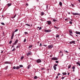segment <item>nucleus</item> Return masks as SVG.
<instances>
[{"label": "nucleus", "mask_w": 80, "mask_h": 80, "mask_svg": "<svg viewBox=\"0 0 80 80\" xmlns=\"http://www.w3.org/2000/svg\"><path fill=\"white\" fill-rule=\"evenodd\" d=\"M18 31V29H16L14 31L12 34V35L11 37V40H12L13 38V37H14V34H15V32H16Z\"/></svg>", "instance_id": "obj_1"}, {"label": "nucleus", "mask_w": 80, "mask_h": 80, "mask_svg": "<svg viewBox=\"0 0 80 80\" xmlns=\"http://www.w3.org/2000/svg\"><path fill=\"white\" fill-rule=\"evenodd\" d=\"M18 42V39H16V41L14 42V43H13V45H15L17 43V42Z\"/></svg>", "instance_id": "obj_2"}, {"label": "nucleus", "mask_w": 80, "mask_h": 80, "mask_svg": "<svg viewBox=\"0 0 80 80\" xmlns=\"http://www.w3.org/2000/svg\"><path fill=\"white\" fill-rule=\"evenodd\" d=\"M52 30H51L46 29L45 30L44 32H46V33H47L48 32H50Z\"/></svg>", "instance_id": "obj_3"}, {"label": "nucleus", "mask_w": 80, "mask_h": 80, "mask_svg": "<svg viewBox=\"0 0 80 80\" xmlns=\"http://www.w3.org/2000/svg\"><path fill=\"white\" fill-rule=\"evenodd\" d=\"M36 62L37 63H41L42 62V60H40V59H38L37 60Z\"/></svg>", "instance_id": "obj_4"}, {"label": "nucleus", "mask_w": 80, "mask_h": 80, "mask_svg": "<svg viewBox=\"0 0 80 80\" xmlns=\"http://www.w3.org/2000/svg\"><path fill=\"white\" fill-rule=\"evenodd\" d=\"M72 14H73L74 15H79V16H80V14H78L77 13H72Z\"/></svg>", "instance_id": "obj_5"}, {"label": "nucleus", "mask_w": 80, "mask_h": 80, "mask_svg": "<svg viewBox=\"0 0 80 80\" xmlns=\"http://www.w3.org/2000/svg\"><path fill=\"white\" fill-rule=\"evenodd\" d=\"M75 41H72L70 42H69L70 44H72V43H73L74 44H75Z\"/></svg>", "instance_id": "obj_6"}, {"label": "nucleus", "mask_w": 80, "mask_h": 80, "mask_svg": "<svg viewBox=\"0 0 80 80\" xmlns=\"http://www.w3.org/2000/svg\"><path fill=\"white\" fill-rule=\"evenodd\" d=\"M51 59L52 60H58V58H52Z\"/></svg>", "instance_id": "obj_7"}, {"label": "nucleus", "mask_w": 80, "mask_h": 80, "mask_svg": "<svg viewBox=\"0 0 80 80\" xmlns=\"http://www.w3.org/2000/svg\"><path fill=\"white\" fill-rule=\"evenodd\" d=\"M47 23H48V25H51L52 24V22L51 21H47Z\"/></svg>", "instance_id": "obj_8"}, {"label": "nucleus", "mask_w": 80, "mask_h": 80, "mask_svg": "<svg viewBox=\"0 0 80 80\" xmlns=\"http://www.w3.org/2000/svg\"><path fill=\"white\" fill-rule=\"evenodd\" d=\"M53 46L52 45H50L48 46V48H53Z\"/></svg>", "instance_id": "obj_9"}, {"label": "nucleus", "mask_w": 80, "mask_h": 80, "mask_svg": "<svg viewBox=\"0 0 80 80\" xmlns=\"http://www.w3.org/2000/svg\"><path fill=\"white\" fill-rule=\"evenodd\" d=\"M31 52L30 51V52H28V53L27 54V56H29V55H31Z\"/></svg>", "instance_id": "obj_10"}, {"label": "nucleus", "mask_w": 80, "mask_h": 80, "mask_svg": "<svg viewBox=\"0 0 80 80\" xmlns=\"http://www.w3.org/2000/svg\"><path fill=\"white\" fill-rule=\"evenodd\" d=\"M5 64H10V62H8V61H6L5 62Z\"/></svg>", "instance_id": "obj_11"}, {"label": "nucleus", "mask_w": 80, "mask_h": 80, "mask_svg": "<svg viewBox=\"0 0 80 80\" xmlns=\"http://www.w3.org/2000/svg\"><path fill=\"white\" fill-rule=\"evenodd\" d=\"M75 33L76 34H78V35H80V32H79L76 31Z\"/></svg>", "instance_id": "obj_12"}, {"label": "nucleus", "mask_w": 80, "mask_h": 80, "mask_svg": "<svg viewBox=\"0 0 80 80\" xmlns=\"http://www.w3.org/2000/svg\"><path fill=\"white\" fill-rule=\"evenodd\" d=\"M19 68H20V67H19L18 66L16 67V70H18Z\"/></svg>", "instance_id": "obj_13"}, {"label": "nucleus", "mask_w": 80, "mask_h": 80, "mask_svg": "<svg viewBox=\"0 0 80 80\" xmlns=\"http://www.w3.org/2000/svg\"><path fill=\"white\" fill-rule=\"evenodd\" d=\"M12 5V3H8V7H10V6H11Z\"/></svg>", "instance_id": "obj_14"}, {"label": "nucleus", "mask_w": 80, "mask_h": 80, "mask_svg": "<svg viewBox=\"0 0 80 80\" xmlns=\"http://www.w3.org/2000/svg\"><path fill=\"white\" fill-rule=\"evenodd\" d=\"M53 68L55 70H56V69H57V67L55 66H53Z\"/></svg>", "instance_id": "obj_15"}, {"label": "nucleus", "mask_w": 80, "mask_h": 80, "mask_svg": "<svg viewBox=\"0 0 80 80\" xmlns=\"http://www.w3.org/2000/svg\"><path fill=\"white\" fill-rule=\"evenodd\" d=\"M41 15H42V16H43V15H44V12H41Z\"/></svg>", "instance_id": "obj_16"}, {"label": "nucleus", "mask_w": 80, "mask_h": 80, "mask_svg": "<svg viewBox=\"0 0 80 80\" xmlns=\"http://www.w3.org/2000/svg\"><path fill=\"white\" fill-rule=\"evenodd\" d=\"M62 75H67V73L62 72Z\"/></svg>", "instance_id": "obj_17"}, {"label": "nucleus", "mask_w": 80, "mask_h": 80, "mask_svg": "<svg viewBox=\"0 0 80 80\" xmlns=\"http://www.w3.org/2000/svg\"><path fill=\"white\" fill-rule=\"evenodd\" d=\"M59 3L60 6H62V3L61 2H60Z\"/></svg>", "instance_id": "obj_18"}, {"label": "nucleus", "mask_w": 80, "mask_h": 80, "mask_svg": "<svg viewBox=\"0 0 80 80\" xmlns=\"http://www.w3.org/2000/svg\"><path fill=\"white\" fill-rule=\"evenodd\" d=\"M25 25H27V26H28V27H30V25L28 24H25Z\"/></svg>", "instance_id": "obj_19"}, {"label": "nucleus", "mask_w": 80, "mask_h": 80, "mask_svg": "<svg viewBox=\"0 0 80 80\" xmlns=\"http://www.w3.org/2000/svg\"><path fill=\"white\" fill-rule=\"evenodd\" d=\"M69 32L70 33H71V34H73V33L72 32V30L69 31Z\"/></svg>", "instance_id": "obj_20"}, {"label": "nucleus", "mask_w": 80, "mask_h": 80, "mask_svg": "<svg viewBox=\"0 0 80 80\" xmlns=\"http://www.w3.org/2000/svg\"><path fill=\"white\" fill-rule=\"evenodd\" d=\"M38 78V77H37V76H35L34 78V79H37V78Z\"/></svg>", "instance_id": "obj_21"}, {"label": "nucleus", "mask_w": 80, "mask_h": 80, "mask_svg": "<svg viewBox=\"0 0 80 80\" xmlns=\"http://www.w3.org/2000/svg\"><path fill=\"white\" fill-rule=\"evenodd\" d=\"M71 67H72V65H70L68 67V69L70 68H71Z\"/></svg>", "instance_id": "obj_22"}, {"label": "nucleus", "mask_w": 80, "mask_h": 80, "mask_svg": "<svg viewBox=\"0 0 80 80\" xmlns=\"http://www.w3.org/2000/svg\"><path fill=\"white\" fill-rule=\"evenodd\" d=\"M16 48L17 49L18 48H20V46H18L16 47Z\"/></svg>", "instance_id": "obj_23"}, {"label": "nucleus", "mask_w": 80, "mask_h": 80, "mask_svg": "<svg viewBox=\"0 0 80 80\" xmlns=\"http://www.w3.org/2000/svg\"><path fill=\"white\" fill-rule=\"evenodd\" d=\"M77 65H78L79 66H80V63H79L78 62H77Z\"/></svg>", "instance_id": "obj_24"}, {"label": "nucleus", "mask_w": 80, "mask_h": 80, "mask_svg": "<svg viewBox=\"0 0 80 80\" xmlns=\"http://www.w3.org/2000/svg\"><path fill=\"white\" fill-rule=\"evenodd\" d=\"M16 15H17L16 14H15L13 17H12V18H15V17H16Z\"/></svg>", "instance_id": "obj_25"}, {"label": "nucleus", "mask_w": 80, "mask_h": 80, "mask_svg": "<svg viewBox=\"0 0 80 80\" xmlns=\"http://www.w3.org/2000/svg\"><path fill=\"white\" fill-rule=\"evenodd\" d=\"M12 43V40L10 41L9 42V44H11Z\"/></svg>", "instance_id": "obj_26"}, {"label": "nucleus", "mask_w": 80, "mask_h": 80, "mask_svg": "<svg viewBox=\"0 0 80 80\" xmlns=\"http://www.w3.org/2000/svg\"><path fill=\"white\" fill-rule=\"evenodd\" d=\"M24 58V57L23 56H22L21 58V60H23V59Z\"/></svg>", "instance_id": "obj_27"}, {"label": "nucleus", "mask_w": 80, "mask_h": 80, "mask_svg": "<svg viewBox=\"0 0 80 80\" xmlns=\"http://www.w3.org/2000/svg\"><path fill=\"white\" fill-rule=\"evenodd\" d=\"M53 22H57V20L56 19H53Z\"/></svg>", "instance_id": "obj_28"}, {"label": "nucleus", "mask_w": 80, "mask_h": 80, "mask_svg": "<svg viewBox=\"0 0 80 80\" xmlns=\"http://www.w3.org/2000/svg\"><path fill=\"white\" fill-rule=\"evenodd\" d=\"M19 67L20 68H22V67H23V65H19Z\"/></svg>", "instance_id": "obj_29"}, {"label": "nucleus", "mask_w": 80, "mask_h": 80, "mask_svg": "<svg viewBox=\"0 0 80 80\" xmlns=\"http://www.w3.org/2000/svg\"><path fill=\"white\" fill-rule=\"evenodd\" d=\"M54 28H56V29H58V28H57V27H56V26H54Z\"/></svg>", "instance_id": "obj_30"}, {"label": "nucleus", "mask_w": 80, "mask_h": 80, "mask_svg": "<svg viewBox=\"0 0 80 80\" xmlns=\"http://www.w3.org/2000/svg\"><path fill=\"white\" fill-rule=\"evenodd\" d=\"M1 24H2V25H5V23L3 22H2Z\"/></svg>", "instance_id": "obj_31"}, {"label": "nucleus", "mask_w": 80, "mask_h": 80, "mask_svg": "<svg viewBox=\"0 0 80 80\" xmlns=\"http://www.w3.org/2000/svg\"><path fill=\"white\" fill-rule=\"evenodd\" d=\"M32 45H30L29 47V48H32Z\"/></svg>", "instance_id": "obj_32"}, {"label": "nucleus", "mask_w": 80, "mask_h": 80, "mask_svg": "<svg viewBox=\"0 0 80 80\" xmlns=\"http://www.w3.org/2000/svg\"><path fill=\"white\" fill-rule=\"evenodd\" d=\"M72 69H75V67L73 66V67H72Z\"/></svg>", "instance_id": "obj_33"}, {"label": "nucleus", "mask_w": 80, "mask_h": 80, "mask_svg": "<svg viewBox=\"0 0 80 80\" xmlns=\"http://www.w3.org/2000/svg\"><path fill=\"white\" fill-rule=\"evenodd\" d=\"M56 37L57 38H58V37H59V35H57L56 36Z\"/></svg>", "instance_id": "obj_34"}, {"label": "nucleus", "mask_w": 80, "mask_h": 80, "mask_svg": "<svg viewBox=\"0 0 80 80\" xmlns=\"http://www.w3.org/2000/svg\"><path fill=\"white\" fill-rule=\"evenodd\" d=\"M15 49L14 48L12 50V52H13V51H15Z\"/></svg>", "instance_id": "obj_35"}, {"label": "nucleus", "mask_w": 80, "mask_h": 80, "mask_svg": "<svg viewBox=\"0 0 80 80\" xmlns=\"http://www.w3.org/2000/svg\"><path fill=\"white\" fill-rule=\"evenodd\" d=\"M8 66H7L6 67V68H5V69L6 70H7L8 68Z\"/></svg>", "instance_id": "obj_36"}, {"label": "nucleus", "mask_w": 80, "mask_h": 80, "mask_svg": "<svg viewBox=\"0 0 80 80\" xmlns=\"http://www.w3.org/2000/svg\"><path fill=\"white\" fill-rule=\"evenodd\" d=\"M69 23L70 24H72V21H70L69 22Z\"/></svg>", "instance_id": "obj_37"}, {"label": "nucleus", "mask_w": 80, "mask_h": 80, "mask_svg": "<svg viewBox=\"0 0 80 80\" xmlns=\"http://www.w3.org/2000/svg\"><path fill=\"white\" fill-rule=\"evenodd\" d=\"M60 53H63V52H62V51H60Z\"/></svg>", "instance_id": "obj_38"}, {"label": "nucleus", "mask_w": 80, "mask_h": 80, "mask_svg": "<svg viewBox=\"0 0 80 80\" xmlns=\"http://www.w3.org/2000/svg\"><path fill=\"white\" fill-rule=\"evenodd\" d=\"M30 65H29L28 66V69L30 68Z\"/></svg>", "instance_id": "obj_39"}, {"label": "nucleus", "mask_w": 80, "mask_h": 80, "mask_svg": "<svg viewBox=\"0 0 80 80\" xmlns=\"http://www.w3.org/2000/svg\"><path fill=\"white\" fill-rule=\"evenodd\" d=\"M13 68L14 69H16V67H15V66H14L13 67Z\"/></svg>", "instance_id": "obj_40"}, {"label": "nucleus", "mask_w": 80, "mask_h": 80, "mask_svg": "<svg viewBox=\"0 0 80 80\" xmlns=\"http://www.w3.org/2000/svg\"><path fill=\"white\" fill-rule=\"evenodd\" d=\"M41 29H42V27H40V28L39 29V30H41Z\"/></svg>", "instance_id": "obj_41"}, {"label": "nucleus", "mask_w": 80, "mask_h": 80, "mask_svg": "<svg viewBox=\"0 0 80 80\" xmlns=\"http://www.w3.org/2000/svg\"><path fill=\"white\" fill-rule=\"evenodd\" d=\"M61 75L60 73H58V76H59V75Z\"/></svg>", "instance_id": "obj_42"}, {"label": "nucleus", "mask_w": 80, "mask_h": 80, "mask_svg": "<svg viewBox=\"0 0 80 80\" xmlns=\"http://www.w3.org/2000/svg\"><path fill=\"white\" fill-rule=\"evenodd\" d=\"M71 6H72V7H74V5L72 4H71Z\"/></svg>", "instance_id": "obj_43"}, {"label": "nucleus", "mask_w": 80, "mask_h": 80, "mask_svg": "<svg viewBox=\"0 0 80 80\" xmlns=\"http://www.w3.org/2000/svg\"><path fill=\"white\" fill-rule=\"evenodd\" d=\"M26 42V39H25L24 40L23 42Z\"/></svg>", "instance_id": "obj_44"}, {"label": "nucleus", "mask_w": 80, "mask_h": 80, "mask_svg": "<svg viewBox=\"0 0 80 80\" xmlns=\"http://www.w3.org/2000/svg\"><path fill=\"white\" fill-rule=\"evenodd\" d=\"M55 62H56V63H59L58 61H56Z\"/></svg>", "instance_id": "obj_45"}, {"label": "nucleus", "mask_w": 80, "mask_h": 80, "mask_svg": "<svg viewBox=\"0 0 80 80\" xmlns=\"http://www.w3.org/2000/svg\"><path fill=\"white\" fill-rule=\"evenodd\" d=\"M69 35H70L71 36H72V37H73V35L71 34V33H70L69 34Z\"/></svg>", "instance_id": "obj_46"}, {"label": "nucleus", "mask_w": 80, "mask_h": 80, "mask_svg": "<svg viewBox=\"0 0 80 80\" xmlns=\"http://www.w3.org/2000/svg\"><path fill=\"white\" fill-rule=\"evenodd\" d=\"M54 66H55V67H57V66H58V64H54Z\"/></svg>", "instance_id": "obj_47"}, {"label": "nucleus", "mask_w": 80, "mask_h": 80, "mask_svg": "<svg viewBox=\"0 0 80 80\" xmlns=\"http://www.w3.org/2000/svg\"><path fill=\"white\" fill-rule=\"evenodd\" d=\"M24 33L25 34H28V32H25Z\"/></svg>", "instance_id": "obj_48"}, {"label": "nucleus", "mask_w": 80, "mask_h": 80, "mask_svg": "<svg viewBox=\"0 0 80 80\" xmlns=\"http://www.w3.org/2000/svg\"><path fill=\"white\" fill-rule=\"evenodd\" d=\"M65 78V77H62V78H61V79H64Z\"/></svg>", "instance_id": "obj_49"}, {"label": "nucleus", "mask_w": 80, "mask_h": 80, "mask_svg": "<svg viewBox=\"0 0 80 80\" xmlns=\"http://www.w3.org/2000/svg\"><path fill=\"white\" fill-rule=\"evenodd\" d=\"M64 52H65L66 53H68V52L67 51H65V50H64Z\"/></svg>", "instance_id": "obj_50"}, {"label": "nucleus", "mask_w": 80, "mask_h": 80, "mask_svg": "<svg viewBox=\"0 0 80 80\" xmlns=\"http://www.w3.org/2000/svg\"><path fill=\"white\" fill-rule=\"evenodd\" d=\"M15 47V46H14V45H13L12 46L11 48H13V47Z\"/></svg>", "instance_id": "obj_51"}, {"label": "nucleus", "mask_w": 80, "mask_h": 80, "mask_svg": "<svg viewBox=\"0 0 80 80\" xmlns=\"http://www.w3.org/2000/svg\"><path fill=\"white\" fill-rule=\"evenodd\" d=\"M58 78V76H57L56 77V78L57 79V78Z\"/></svg>", "instance_id": "obj_52"}, {"label": "nucleus", "mask_w": 80, "mask_h": 80, "mask_svg": "<svg viewBox=\"0 0 80 80\" xmlns=\"http://www.w3.org/2000/svg\"><path fill=\"white\" fill-rule=\"evenodd\" d=\"M65 21H67V20H68V19H67V18L65 19Z\"/></svg>", "instance_id": "obj_53"}, {"label": "nucleus", "mask_w": 80, "mask_h": 80, "mask_svg": "<svg viewBox=\"0 0 80 80\" xmlns=\"http://www.w3.org/2000/svg\"><path fill=\"white\" fill-rule=\"evenodd\" d=\"M26 5H27V6H28V4L26 3Z\"/></svg>", "instance_id": "obj_54"}, {"label": "nucleus", "mask_w": 80, "mask_h": 80, "mask_svg": "<svg viewBox=\"0 0 80 80\" xmlns=\"http://www.w3.org/2000/svg\"><path fill=\"white\" fill-rule=\"evenodd\" d=\"M44 47H47V45H44Z\"/></svg>", "instance_id": "obj_55"}, {"label": "nucleus", "mask_w": 80, "mask_h": 80, "mask_svg": "<svg viewBox=\"0 0 80 80\" xmlns=\"http://www.w3.org/2000/svg\"><path fill=\"white\" fill-rule=\"evenodd\" d=\"M3 53V51H1V53Z\"/></svg>", "instance_id": "obj_56"}, {"label": "nucleus", "mask_w": 80, "mask_h": 80, "mask_svg": "<svg viewBox=\"0 0 80 80\" xmlns=\"http://www.w3.org/2000/svg\"><path fill=\"white\" fill-rule=\"evenodd\" d=\"M48 5H47L46 6L47 8H48Z\"/></svg>", "instance_id": "obj_57"}, {"label": "nucleus", "mask_w": 80, "mask_h": 80, "mask_svg": "<svg viewBox=\"0 0 80 80\" xmlns=\"http://www.w3.org/2000/svg\"><path fill=\"white\" fill-rule=\"evenodd\" d=\"M63 54H62V55H61V57H63Z\"/></svg>", "instance_id": "obj_58"}, {"label": "nucleus", "mask_w": 80, "mask_h": 80, "mask_svg": "<svg viewBox=\"0 0 80 80\" xmlns=\"http://www.w3.org/2000/svg\"><path fill=\"white\" fill-rule=\"evenodd\" d=\"M40 47H42V43H40Z\"/></svg>", "instance_id": "obj_59"}, {"label": "nucleus", "mask_w": 80, "mask_h": 80, "mask_svg": "<svg viewBox=\"0 0 80 80\" xmlns=\"http://www.w3.org/2000/svg\"><path fill=\"white\" fill-rule=\"evenodd\" d=\"M18 36H20V34H18Z\"/></svg>", "instance_id": "obj_60"}, {"label": "nucleus", "mask_w": 80, "mask_h": 80, "mask_svg": "<svg viewBox=\"0 0 80 80\" xmlns=\"http://www.w3.org/2000/svg\"><path fill=\"white\" fill-rule=\"evenodd\" d=\"M73 72H75V69H74L72 70Z\"/></svg>", "instance_id": "obj_61"}, {"label": "nucleus", "mask_w": 80, "mask_h": 80, "mask_svg": "<svg viewBox=\"0 0 80 80\" xmlns=\"http://www.w3.org/2000/svg\"><path fill=\"white\" fill-rule=\"evenodd\" d=\"M43 69H44V68H41L42 70H43Z\"/></svg>", "instance_id": "obj_62"}, {"label": "nucleus", "mask_w": 80, "mask_h": 80, "mask_svg": "<svg viewBox=\"0 0 80 80\" xmlns=\"http://www.w3.org/2000/svg\"><path fill=\"white\" fill-rule=\"evenodd\" d=\"M69 74H70V73L68 72V75H69Z\"/></svg>", "instance_id": "obj_63"}, {"label": "nucleus", "mask_w": 80, "mask_h": 80, "mask_svg": "<svg viewBox=\"0 0 80 80\" xmlns=\"http://www.w3.org/2000/svg\"><path fill=\"white\" fill-rule=\"evenodd\" d=\"M40 43V42L39 41H38V43Z\"/></svg>", "instance_id": "obj_64"}]
</instances>
